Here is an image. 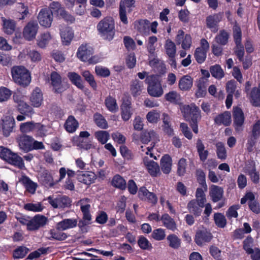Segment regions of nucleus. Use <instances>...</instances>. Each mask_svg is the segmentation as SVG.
I'll list each match as a JSON object with an SVG mask.
<instances>
[{
	"instance_id": "8fccbe9b",
	"label": "nucleus",
	"mask_w": 260,
	"mask_h": 260,
	"mask_svg": "<svg viewBox=\"0 0 260 260\" xmlns=\"http://www.w3.org/2000/svg\"><path fill=\"white\" fill-rule=\"evenodd\" d=\"M187 161L183 157L180 158L177 163V174L179 176H183L186 172Z\"/></svg>"
},
{
	"instance_id": "6ab92c4d",
	"label": "nucleus",
	"mask_w": 260,
	"mask_h": 260,
	"mask_svg": "<svg viewBox=\"0 0 260 260\" xmlns=\"http://www.w3.org/2000/svg\"><path fill=\"white\" fill-rule=\"evenodd\" d=\"M144 89V83L138 79L133 80L130 84V91L132 96L137 98L140 96Z\"/></svg>"
},
{
	"instance_id": "4c0bfd02",
	"label": "nucleus",
	"mask_w": 260,
	"mask_h": 260,
	"mask_svg": "<svg viewBox=\"0 0 260 260\" xmlns=\"http://www.w3.org/2000/svg\"><path fill=\"white\" fill-rule=\"evenodd\" d=\"M93 120L95 124L103 129L108 128V122L102 114L98 112L95 113L93 115Z\"/></svg>"
},
{
	"instance_id": "a211bd4d",
	"label": "nucleus",
	"mask_w": 260,
	"mask_h": 260,
	"mask_svg": "<svg viewBox=\"0 0 260 260\" xmlns=\"http://www.w3.org/2000/svg\"><path fill=\"white\" fill-rule=\"evenodd\" d=\"M38 179L39 181L46 187H52L54 184L52 176L47 170L40 173Z\"/></svg>"
},
{
	"instance_id": "9b49d317",
	"label": "nucleus",
	"mask_w": 260,
	"mask_h": 260,
	"mask_svg": "<svg viewBox=\"0 0 260 260\" xmlns=\"http://www.w3.org/2000/svg\"><path fill=\"white\" fill-rule=\"evenodd\" d=\"M50 79L54 92L59 93L66 90L61 82V77L57 72H51L50 75Z\"/></svg>"
},
{
	"instance_id": "c756f323",
	"label": "nucleus",
	"mask_w": 260,
	"mask_h": 260,
	"mask_svg": "<svg viewBox=\"0 0 260 260\" xmlns=\"http://www.w3.org/2000/svg\"><path fill=\"white\" fill-rule=\"evenodd\" d=\"M250 100L255 107H260V83L258 87H253L250 93Z\"/></svg>"
},
{
	"instance_id": "603ef678",
	"label": "nucleus",
	"mask_w": 260,
	"mask_h": 260,
	"mask_svg": "<svg viewBox=\"0 0 260 260\" xmlns=\"http://www.w3.org/2000/svg\"><path fill=\"white\" fill-rule=\"evenodd\" d=\"M216 153L218 158L224 160L227 157L226 150L224 145L221 142L217 143L216 144Z\"/></svg>"
},
{
	"instance_id": "37998d69",
	"label": "nucleus",
	"mask_w": 260,
	"mask_h": 260,
	"mask_svg": "<svg viewBox=\"0 0 260 260\" xmlns=\"http://www.w3.org/2000/svg\"><path fill=\"white\" fill-rule=\"evenodd\" d=\"M165 48L166 49V54L168 56H176L177 48L176 44L170 39H168L166 41L165 45Z\"/></svg>"
},
{
	"instance_id": "aec40b11",
	"label": "nucleus",
	"mask_w": 260,
	"mask_h": 260,
	"mask_svg": "<svg viewBox=\"0 0 260 260\" xmlns=\"http://www.w3.org/2000/svg\"><path fill=\"white\" fill-rule=\"evenodd\" d=\"M61 40L63 45L68 46L71 44L74 35L70 27L63 28L60 32Z\"/></svg>"
},
{
	"instance_id": "f704fd0d",
	"label": "nucleus",
	"mask_w": 260,
	"mask_h": 260,
	"mask_svg": "<svg viewBox=\"0 0 260 260\" xmlns=\"http://www.w3.org/2000/svg\"><path fill=\"white\" fill-rule=\"evenodd\" d=\"M77 225V220L74 218H65L58 223V228L62 230H67L76 227Z\"/></svg>"
},
{
	"instance_id": "09e8293b",
	"label": "nucleus",
	"mask_w": 260,
	"mask_h": 260,
	"mask_svg": "<svg viewBox=\"0 0 260 260\" xmlns=\"http://www.w3.org/2000/svg\"><path fill=\"white\" fill-rule=\"evenodd\" d=\"M229 38V34L225 30H221L215 37V41L221 45H225L228 43Z\"/></svg>"
},
{
	"instance_id": "0eeeda50",
	"label": "nucleus",
	"mask_w": 260,
	"mask_h": 260,
	"mask_svg": "<svg viewBox=\"0 0 260 260\" xmlns=\"http://www.w3.org/2000/svg\"><path fill=\"white\" fill-rule=\"evenodd\" d=\"M50 8L59 19H62L68 23L72 24L75 21L74 16L67 11L58 2H53L50 4Z\"/></svg>"
},
{
	"instance_id": "b1692460",
	"label": "nucleus",
	"mask_w": 260,
	"mask_h": 260,
	"mask_svg": "<svg viewBox=\"0 0 260 260\" xmlns=\"http://www.w3.org/2000/svg\"><path fill=\"white\" fill-rule=\"evenodd\" d=\"M193 85V78L189 75H184L179 80L178 88L182 91H188Z\"/></svg>"
},
{
	"instance_id": "c9c22d12",
	"label": "nucleus",
	"mask_w": 260,
	"mask_h": 260,
	"mask_svg": "<svg viewBox=\"0 0 260 260\" xmlns=\"http://www.w3.org/2000/svg\"><path fill=\"white\" fill-rule=\"evenodd\" d=\"M167 241L169 246L173 249H177L181 246V239L176 234H171L168 235Z\"/></svg>"
},
{
	"instance_id": "a19ab883",
	"label": "nucleus",
	"mask_w": 260,
	"mask_h": 260,
	"mask_svg": "<svg viewBox=\"0 0 260 260\" xmlns=\"http://www.w3.org/2000/svg\"><path fill=\"white\" fill-rule=\"evenodd\" d=\"M15 125V120L14 118H9L8 119L4 121L3 125V132L5 137H8L10 135V134L12 132Z\"/></svg>"
},
{
	"instance_id": "69168bd1",
	"label": "nucleus",
	"mask_w": 260,
	"mask_h": 260,
	"mask_svg": "<svg viewBox=\"0 0 260 260\" xmlns=\"http://www.w3.org/2000/svg\"><path fill=\"white\" fill-rule=\"evenodd\" d=\"M121 115L122 120L127 121L131 118L133 114L132 108H120Z\"/></svg>"
},
{
	"instance_id": "a878e982",
	"label": "nucleus",
	"mask_w": 260,
	"mask_h": 260,
	"mask_svg": "<svg viewBox=\"0 0 260 260\" xmlns=\"http://www.w3.org/2000/svg\"><path fill=\"white\" fill-rule=\"evenodd\" d=\"M208 79L205 78H200L197 82L198 89L196 93L198 98H203L207 93V87Z\"/></svg>"
},
{
	"instance_id": "f03ea898",
	"label": "nucleus",
	"mask_w": 260,
	"mask_h": 260,
	"mask_svg": "<svg viewBox=\"0 0 260 260\" xmlns=\"http://www.w3.org/2000/svg\"><path fill=\"white\" fill-rule=\"evenodd\" d=\"M182 112L185 119L189 121L192 131L195 134H198L199 133L198 121L201 117L199 107H197L195 105L193 107L185 105L183 107Z\"/></svg>"
},
{
	"instance_id": "2f4dec72",
	"label": "nucleus",
	"mask_w": 260,
	"mask_h": 260,
	"mask_svg": "<svg viewBox=\"0 0 260 260\" xmlns=\"http://www.w3.org/2000/svg\"><path fill=\"white\" fill-rule=\"evenodd\" d=\"M104 104L109 111L112 113H115L118 111V106L116 100L112 95H108L106 97L105 99Z\"/></svg>"
},
{
	"instance_id": "c03bdc74",
	"label": "nucleus",
	"mask_w": 260,
	"mask_h": 260,
	"mask_svg": "<svg viewBox=\"0 0 260 260\" xmlns=\"http://www.w3.org/2000/svg\"><path fill=\"white\" fill-rule=\"evenodd\" d=\"M43 93L39 87L34 90V107H40L43 103Z\"/></svg>"
},
{
	"instance_id": "bf43d9fd",
	"label": "nucleus",
	"mask_w": 260,
	"mask_h": 260,
	"mask_svg": "<svg viewBox=\"0 0 260 260\" xmlns=\"http://www.w3.org/2000/svg\"><path fill=\"white\" fill-rule=\"evenodd\" d=\"M258 138V137L255 136L252 134H251L250 136L248 137L247 142L246 145L247 152L249 153L253 152Z\"/></svg>"
},
{
	"instance_id": "bb28decb",
	"label": "nucleus",
	"mask_w": 260,
	"mask_h": 260,
	"mask_svg": "<svg viewBox=\"0 0 260 260\" xmlns=\"http://www.w3.org/2000/svg\"><path fill=\"white\" fill-rule=\"evenodd\" d=\"M64 127L67 132L73 133L79 127V122L74 116L70 115L64 124Z\"/></svg>"
},
{
	"instance_id": "f8f14e48",
	"label": "nucleus",
	"mask_w": 260,
	"mask_h": 260,
	"mask_svg": "<svg viewBox=\"0 0 260 260\" xmlns=\"http://www.w3.org/2000/svg\"><path fill=\"white\" fill-rule=\"evenodd\" d=\"M222 18V13H214L209 15L206 17V23L208 29L213 32H216L218 30V24Z\"/></svg>"
},
{
	"instance_id": "052dcab7",
	"label": "nucleus",
	"mask_w": 260,
	"mask_h": 260,
	"mask_svg": "<svg viewBox=\"0 0 260 260\" xmlns=\"http://www.w3.org/2000/svg\"><path fill=\"white\" fill-rule=\"evenodd\" d=\"M253 242V239L251 236H248L243 242V248L246 252L249 254H252L254 252L253 249L251 248V244Z\"/></svg>"
},
{
	"instance_id": "423d86ee",
	"label": "nucleus",
	"mask_w": 260,
	"mask_h": 260,
	"mask_svg": "<svg viewBox=\"0 0 260 260\" xmlns=\"http://www.w3.org/2000/svg\"><path fill=\"white\" fill-rule=\"evenodd\" d=\"M0 157L3 158L9 164L20 169L24 167L22 158L8 148L0 147Z\"/></svg>"
},
{
	"instance_id": "72a5a7b5",
	"label": "nucleus",
	"mask_w": 260,
	"mask_h": 260,
	"mask_svg": "<svg viewBox=\"0 0 260 260\" xmlns=\"http://www.w3.org/2000/svg\"><path fill=\"white\" fill-rule=\"evenodd\" d=\"M197 149L200 160L204 162L208 158L209 151L208 150H205V146L200 139L197 140Z\"/></svg>"
},
{
	"instance_id": "39448f33",
	"label": "nucleus",
	"mask_w": 260,
	"mask_h": 260,
	"mask_svg": "<svg viewBox=\"0 0 260 260\" xmlns=\"http://www.w3.org/2000/svg\"><path fill=\"white\" fill-rule=\"evenodd\" d=\"M144 81L148 85L147 92L149 95L154 98H159L162 95L164 90L158 76L152 75L147 76Z\"/></svg>"
},
{
	"instance_id": "2eb2a0df",
	"label": "nucleus",
	"mask_w": 260,
	"mask_h": 260,
	"mask_svg": "<svg viewBox=\"0 0 260 260\" xmlns=\"http://www.w3.org/2000/svg\"><path fill=\"white\" fill-rule=\"evenodd\" d=\"M144 165L151 177H156L160 175V167L154 160H144Z\"/></svg>"
},
{
	"instance_id": "4468645a",
	"label": "nucleus",
	"mask_w": 260,
	"mask_h": 260,
	"mask_svg": "<svg viewBox=\"0 0 260 260\" xmlns=\"http://www.w3.org/2000/svg\"><path fill=\"white\" fill-rule=\"evenodd\" d=\"M205 205V203L202 204L198 201L192 200L187 204V209L189 213L196 217H199L201 215Z\"/></svg>"
},
{
	"instance_id": "5701e85b",
	"label": "nucleus",
	"mask_w": 260,
	"mask_h": 260,
	"mask_svg": "<svg viewBox=\"0 0 260 260\" xmlns=\"http://www.w3.org/2000/svg\"><path fill=\"white\" fill-rule=\"evenodd\" d=\"M214 122L218 125H230L231 123V113L229 111H225L218 114L214 118Z\"/></svg>"
},
{
	"instance_id": "79ce46f5",
	"label": "nucleus",
	"mask_w": 260,
	"mask_h": 260,
	"mask_svg": "<svg viewBox=\"0 0 260 260\" xmlns=\"http://www.w3.org/2000/svg\"><path fill=\"white\" fill-rule=\"evenodd\" d=\"M209 72L213 77L218 80L222 79L224 76V71L219 64L211 66L209 68Z\"/></svg>"
},
{
	"instance_id": "338daca9",
	"label": "nucleus",
	"mask_w": 260,
	"mask_h": 260,
	"mask_svg": "<svg viewBox=\"0 0 260 260\" xmlns=\"http://www.w3.org/2000/svg\"><path fill=\"white\" fill-rule=\"evenodd\" d=\"M28 249L23 246H20L13 252V257L14 258H22L24 257L27 253Z\"/></svg>"
},
{
	"instance_id": "dca6fc26",
	"label": "nucleus",
	"mask_w": 260,
	"mask_h": 260,
	"mask_svg": "<svg viewBox=\"0 0 260 260\" xmlns=\"http://www.w3.org/2000/svg\"><path fill=\"white\" fill-rule=\"evenodd\" d=\"M20 148L27 152L32 149V138L28 135H22L18 139Z\"/></svg>"
},
{
	"instance_id": "f3484780",
	"label": "nucleus",
	"mask_w": 260,
	"mask_h": 260,
	"mask_svg": "<svg viewBox=\"0 0 260 260\" xmlns=\"http://www.w3.org/2000/svg\"><path fill=\"white\" fill-rule=\"evenodd\" d=\"M223 192V189L217 185H212L209 188V196L214 203L218 202L222 199Z\"/></svg>"
},
{
	"instance_id": "e2e57ef3",
	"label": "nucleus",
	"mask_w": 260,
	"mask_h": 260,
	"mask_svg": "<svg viewBox=\"0 0 260 260\" xmlns=\"http://www.w3.org/2000/svg\"><path fill=\"white\" fill-rule=\"evenodd\" d=\"M166 236V231L162 228H157L154 230L151 234V237L158 241L164 240Z\"/></svg>"
},
{
	"instance_id": "13d9d810",
	"label": "nucleus",
	"mask_w": 260,
	"mask_h": 260,
	"mask_svg": "<svg viewBox=\"0 0 260 260\" xmlns=\"http://www.w3.org/2000/svg\"><path fill=\"white\" fill-rule=\"evenodd\" d=\"M137 243L139 246L143 250H150L152 248V244L147 239L143 236H141L139 237Z\"/></svg>"
},
{
	"instance_id": "cd10ccee",
	"label": "nucleus",
	"mask_w": 260,
	"mask_h": 260,
	"mask_svg": "<svg viewBox=\"0 0 260 260\" xmlns=\"http://www.w3.org/2000/svg\"><path fill=\"white\" fill-rule=\"evenodd\" d=\"M68 77L72 84L80 89H83L84 86L83 84L82 77L75 72H70L68 73Z\"/></svg>"
},
{
	"instance_id": "e433bc0d",
	"label": "nucleus",
	"mask_w": 260,
	"mask_h": 260,
	"mask_svg": "<svg viewBox=\"0 0 260 260\" xmlns=\"http://www.w3.org/2000/svg\"><path fill=\"white\" fill-rule=\"evenodd\" d=\"M165 99L167 102L174 105H179L180 103V94L175 90L170 91L166 93Z\"/></svg>"
},
{
	"instance_id": "4d7b16f0",
	"label": "nucleus",
	"mask_w": 260,
	"mask_h": 260,
	"mask_svg": "<svg viewBox=\"0 0 260 260\" xmlns=\"http://www.w3.org/2000/svg\"><path fill=\"white\" fill-rule=\"evenodd\" d=\"M58 208L64 209V208H70L72 205V200L68 196H59L58 197Z\"/></svg>"
},
{
	"instance_id": "864d4df0",
	"label": "nucleus",
	"mask_w": 260,
	"mask_h": 260,
	"mask_svg": "<svg viewBox=\"0 0 260 260\" xmlns=\"http://www.w3.org/2000/svg\"><path fill=\"white\" fill-rule=\"evenodd\" d=\"M233 38L235 43L236 45L241 44V28L240 26L235 24L233 27Z\"/></svg>"
},
{
	"instance_id": "1a4fd4ad",
	"label": "nucleus",
	"mask_w": 260,
	"mask_h": 260,
	"mask_svg": "<svg viewBox=\"0 0 260 260\" xmlns=\"http://www.w3.org/2000/svg\"><path fill=\"white\" fill-rule=\"evenodd\" d=\"M53 11L50 8V10L48 9H42L38 15V20L39 23L42 26L45 27L50 26L53 20Z\"/></svg>"
},
{
	"instance_id": "a18cd8bd",
	"label": "nucleus",
	"mask_w": 260,
	"mask_h": 260,
	"mask_svg": "<svg viewBox=\"0 0 260 260\" xmlns=\"http://www.w3.org/2000/svg\"><path fill=\"white\" fill-rule=\"evenodd\" d=\"M213 220L216 225L220 228H224L227 224V220L225 216L221 213H215Z\"/></svg>"
},
{
	"instance_id": "ea45409f",
	"label": "nucleus",
	"mask_w": 260,
	"mask_h": 260,
	"mask_svg": "<svg viewBox=\"0 0 260 260\" xmlns=\"http://www.w3.org/2000/svg\"><path fill=\"white\" fill-rule=\"evenodd\" d=\"M135 27L139 32L146 34L149 31L150 22L147 20H140L136 23Z\"/></svg>"
},
{
	"instance_id": "5fc2aeb1",
	"label": "nucleus",
	"mask_w": 260,
	"mask_h": 260,
	"mask_svg": "<svg viewBox=\"0 0 260 260\" xmlns=\"http://www.w3.org/2000/svg\"><path fill=\"white\" fill-rule=\"evenodd\" d=\"M94 136L102 144H105L109 139L110 135L106 131H98L95 133Z\"/></svg>"
},
{
	"instance_id": "774afa93",
	"label": "nucleus",
	"mask_w": 260,
	"mask_h": 260,
	"mask_svg": "<svg viewBox=\"0 0 260 260\" xmlns=\"http://www.w3.org/2000/svg\"><path fill=\"white\" fill-rule=\"evenodd\" d=\"M248 206L249 209L255 214L260 213V205L259 202L255 200L254 194H253V200L248 202Z\"/></svg>"
},
{
	"instance_id": "7c9ffc66",
	"label": "nucleus",
	"mask_w": 260,
	"mask_h": 260,
	"mask_svg": "<svg viewBox=\"0 0 260 260\" xmlns=\"http://www.w3.org/2000/svg\"><path fill=\"white\" fill-rule=\"evenodd\" d=\"M48 217L44 215L36 214L34 216V231L44 226L48 222Z\"/></svg>"
},
{
	"instance_id": "0e129e2a",
	"label": "nucleus",
	"mask_w": 260,
	"mask_h": 260,
	"mask_svg": "<svg viewBox=\"0 0 260 260\" xmlns=\"http://www.w3.org/2000/svg\"><path fill=\"white\" fill-rule=\"evenodd\" d=\"M95 72L96 75L103 78L110 76L111 74L110 71L108 68L101 66L95 67Z\"/></svg>"
},
{
	"instance_id": "6e6552de",
	"label": "nucleus",
	"mask_w": 260,
	"mask_h": 260,
	"mask_svg": "<svg viewBox=\"0 0 260 260\" xmlns=\"http://www.w3.org/2000/svg\"><path fill=\"white\" fill-rule=\"evenodd\" d=\"M213 238L211 232L206 228L198 230L194 237V242L199 246L210 243Z\"/></svg>"
},
{
	"instance_id": "7ed1b4c3",
	"label": "nucleus",
	"mask_w": 260,
	"mask_h": 260,
	"mask_svg": "<svg viewBox=\"0 0 260 260\" xmlns=\"http://www.w3.org/2000/svg\"><path fill=\"white\" fill-rule=\"evenodd\" d=\"M11 74L14 82L21 86L26 87L31 82V74L23 66L13 67L11 69Z\"/></svg>"
},
{
	"instance_id": "49530a36",
	"label": "nucleus",
	"mask_w": 260,
	"mask_h": 260,
	"mask_svg": "<svg viewBox=\"0 0 260 260\" xmlns=\"http://www.w3.org/2000/svg\"><path fill=\"white\" fill-rule=\"evenodd\" d=\"M50 33L49 32L41 34L38 39V45L40 48H44L49 43L51 39Z\"/></svg>"
},
{
	"instance_id": "9d476101",
	"label": "nucleus",
	"mask_w": 260,
	"mask_h": 260,
	"mask_svg": "<svg viewBox=\"0 0 260 260\" xmlns=\"http://www.w3.org/2000/svg\"><path fill=\"white\" fill-rule=\"evenodd\" d=\"M233 125L236 131H240L244 120V114L240 107H233Z\"/></svg>"
},
{
	"instance_id": "680f3d73",
	"label": "nucleus",
	"mask_w": 260,
	"mask_h": 260,
	"mask_svg": "<svg viewBox=\"0 0 260 260\" xmlns=\"http://www.w3.org/2000/svg\"><path fill=\"white\" fill-rule=\"evenodd\" d=\"M23 36L28 41H31L32 39V22L31 21L29 22L24 27Z\"/></svg>"
},
{
	"instance_id": "412c9836",
	"label": "nucleus",
	"mask_w": 260,
	"mask_h": 260,
	"mask_svg": "<svg viewBox=\"0 0 260 260\" xmlns=\"http://www.w3.org/2000/svg\"><path fill=\"white\" fill-rule=\"evenodd\" d=\"M61 229L58 228V223L56 224V228L51 229L49 231L50 236L48 239L50 240H56L59 241H62L68 238V235L66 233L62 232Z\"/></svg>"
},
{
	"instance_id": "c85d7f7f",
	"label": "nucleus",
	"mask_w": 260,
	"mask_h": 260,
	"mask_svg": "<svg viewBox=\"0 0 260 260\" xmlns=\"http://www.w3.org/2000/svg\"><path fill=\"white\" fill-rule=\"evenodd\" d=\"M111 184L113 187L121 190H124L126 188V181L123 177L118 174L113 176Z\"/></svg>"
},
{
	"instance_id": "58836bf2",
	"label": "nucleus",
	"mask_w": 260,
	"mask_h": 260,
	"mask_svg": "<svg viewBox=\"0 0 260 260\" xmlns=\"http://www.w3.org/2000/svg\"><path fill=\"white\" fill-rule=\"evenodd\" d=\"M195 175L199 184L206 191L208 189V186L206 181L205 172L201 169H198L196 170Z\"/></svg>"
},
{
	"instance_id": "473e14b6",
	"label": "nucleus",
	"mask_w": 260,
	"mask_h": 260,
	"mask_svg": "<svg viewBox=\"0 0 260 260\" xmlns=\"http://www.w3.org/2000/svg\"><path fill=\"white\" fill-rule=\"evenodd\" d=\"M81 75L84 80L89 84L93 90L96 91L98 89L97 82L94 77L89 70H85L81 72Z\"/></svg>"
},
{
	"instance_id": "4be33fe9",
	"label": "nucleus",
	"mask_w": 260,
	"mask_h": 260,
	"mask_svg": "<svg viewBox=\"0 0 260 260\" xmlns=\"http://www.w3.org/2000/svg\"><path fill=\"white\" fill-rule=\"evenodd\" d=\"M160 221H161L163 225L168 230L174 232L177 229V225L175 221L168 213H165L161 215Z\"/></svg>"
},
{
	"instance_id": "f257e3e1",
	"label": "nucleus",
	"mask_w": 260,
	"mask_h": 260,
	"mask_svg": "<svg viewBox=\"0 0 260 260\" xmlns=\"http://www.w3.org/2000/svg\"><path fill=\"white\" fill-rule=\"evenodd\" d=\"M99 34L104 40L111 41L115 34V23L111 16H106L96 25Z\"/></svg>"
},
{
	"instance_id": "20e7f679",
	"label": "nucleus",
	"mask_w": 260,
	"mask_h": 260,
	"mask_svg": "<svg viewBox=\"0 0 260 260\" xmlns=\"http://www.w3.org/2000/svg\"><path fill=\"white\" fill-rule=\"evenodd\" d=\"M90 200L88 198H84L80 200L79 204L80 205V211L82 213L83 216L81 219L77 222V225L79 226L80 231L82 233H86L87 231L85 226L91 224L92 215L90 209V204H89Z\"/></svg>"
},
{
	"instance_id": "3c124183",
	"label": "nucleus",
	"mask_w": 260,
	"mask_h": 260,
	"mask_svg": "<svg viewBox=\"0 0 260 260\" xmlns=\"http://www.w3.org/2000/svg\"><path fill=\"white\" fill-rule=\"evenodd\" d=\"M3 20L5 32L7 34H12L15 29L16 24L15 21L13 20H7L3 18Z\"/></svg>"
},
{
	"instance_id": "ddd939ff",
	"label": "nucleus",
	"mask_w": 260,
	"mask_h": 260,
	"mask_svg": "<svg viewBox=\"0 0 260 260\" xmlns=\"http://www.w3.org/2000/svg\"><path fill=\"white\" fill-rule=\"evenodd\" d=\"M93 54V49L91 47L87 44H82L78 49L76 56L82 61L86 62Z\"/></svg>"
},
{
	"instance_id": "de8ad7c7",
	"label": "nucleus",
	"mask_w": 260,
	"mask_h": 260,
	"mask_svg": "<svg viewBox=\"0 0 260 260\" xmlns=\"http://www.w3.org/2000/svg\"><path fill=\"white\" fill-rule=\"evenodd\" d=\"M207 52L204 51L202 48H197L194 51V56L199 64H202L205 62L207 57Z\"/></svg>"
},
{
	"instance_id": "6e6d98bb",
	"label": "nucleus",
	"mask_w": 260,
	"mask_h": 260,
	"mask_svg": "<svg viewBox=\"0 0 260 260\" xmlns=\"http://www.w3.org/2000/svg\"><path fill=\"white\" fill-rule=\"evenodd\" d=\"M16 218L22 224H26L28 230H32V219L30 217H26L19 214L16 216Z\"/></svg>"
},
{
	"instance_id": "393cba45",
	"label": "nucleus",
	"mask_w": 260,
	"mask_h": 260,
	"mask_svg": "<svg viewBox=\"0 0 260 260\" xmlns=\"http://www.w3.org/2000/svg\"><path fill=\"white\" fill-rule=\"evenodd\" d=\"M160 165L162 172L165 174H169L172 168V158L168 154L164 155L160 159Z\"/></svg>"
}]
</instances>
